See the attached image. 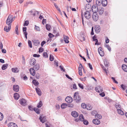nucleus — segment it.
Here are the masks:
<instances>
[{"label": "nucleus", "instance_id": "1", "mask_svg": "<svg viewBox=\"0 0 127 127\" xmlns=\"http://www.w3.org/2000/svg\"><path fill=\"white\" fill-rule=\"evenodd\" d=\"M13 15H9L6 21V24L8 27L5 26L4 28V31L6 32H9L11 29V26L12 22L13 21Z\"/></svg>", "mask_w": 127, "mask_h": 127}, {"label": "nucleus", "instance_id": "2", "mask_svg": "<svg viewBox=\"0 0 127 127\" xmlns=\"http://www.w3.org/2000/svg\"><path fill=\"white\" fill-rule=\"evenodd\" d=\"M73 98L77 103H78L80 101L81 98L78 93L75 92L74 93Z\"/></svg>", "mask_w": 127, "mask_h": 127}, {"label": "nucleus", "instance_id": "3", "mask_svg": "<svg viewBox=\"0 0 127 127\" xmlns=\"http://www.w3.org/2000/svg\"><path fill=\"white\" fill-rule=\"evenodd\" d=\"M90 11L86 10L84 13V16L85 18L88 19H89L91 17V15L90 13L91 10H90Z\"/></svg>", "mask_w": 127, "mask_h": 127}, {"label": "nucleus", "instance_id": "4", "mask_svg": "<svg viewBox=\"0 0 127 127\" xmlns=\"http://www.w3.org/2000/svg\"><path fill=\"white\" fill-rule=\"evenodd\" d=\"M20 102L22 105L24 106H25L27 104L26 100L23 98L20 100Z\"/></svg>", "mask_w": 127, "mask_h": 127}, {"label": "nucleus", "instance_id": "5", "mask_svg": "<svg viewBox=\"0 0 127 127\" xmlns=\"http://www.w3.org/2000/svg\"><path fill=\"white\" fill-rule=\"evenodd\" d=\"M92 10L94 13H96L98 11V8L96 5H94L92 7Z\"/></svg>", "mask_w": 127, "mask_h": 127}, {"label": "nucleus", "instance_id": "6", "mask_svg": "<svg viewBox=\"0 0 127 127\" xmlns=\"http://www.w3.org/2000/svg\"><path fill=\"white\" fill-rule=\"evenodd\" d=\"M93 20L95 21H97L98 19V14L96 13H93L92 16Z\"/></svg>", "mask_w": 127, "mask_h": 127}, {"label": "nucleus", "instance_id": "7", "mask_svg": "<svg viewBox=\"0 0 127 127\" xmlns=\"http://www.w3.org/2000/svg\"><path fill=\"white\" fill-rule=\"evenodd\" d=\"M95 89L96 92L99 93L103 91L102 88L99 86H97L96 87H95Z\"/></svg>", "mask_w": 127, "mask_h": 127}, {"label": "nucleus", "instance_id": "8", "mask_svg": "<svg viewBox=\"0 0 127 127\" xmlns=\"http://www.w3.org/2000/svg\"><path fill=\"white\" fill-rule=\"evenodd\" d=\"M65 100L66 102L69 103L72 102L73 100L71 96H68L66 98Z\"/></svg>", "mask_w": 127, "mask_h": 127}, {"label": "nucleus", "instance_id": "9", "mask_svg": "<svg viewBox=\"0 0 127 127\" xmlns=\"http://www.w3.org/2000/svg\"><path fill=\"white\" fill-rule=\"evenodd\" d=\"M98 52L100 55L101 56H103L104 55V53L102 50L101 47H99L98 49Z\"/></svg>", "mask_w": 127, "mask_h": 127}, {"label": "nucleus", "instance_id": "10", "mask_svg": "<svg viewBox=\"0 0 127 127\" xmlns=\"http://www.w3.org/2000/svg\"><path fill=\"white\" fill-rule=\"evenodd\" d=\"M95 29V32L96 33H98L100 31V27L99 25L96 26Z\"/></svg>", "mask_w": 127, "mask_h": 127}, {"label": "nucleus", "instance_id": "11", "mask_svg": "<svg viewBox=\"0 0 127 127\" xmlns=\"http://www.w3.org/2000/svg\"><path fill=\"white\" fill-rule=\"evenodd\" d=\"M13 90L17 92L19 91V87L17 85H15L13 86Z\"/></svg>", "mask_w": 127, "mask_h": 127}, {"label": "nucleus", "instance_id": "12", "mask_svg": "<svg viewBox=\"0 0 127 127\" xmlns=\"http://www.w3.org/2000/svg\"><path fill=\"white\" fill-rule=\"evenodd\" d=\"M71 114L72 116L75 118L77 117L78 116V113L75 111H72Z\"/></svg>", "mask_w": 127, "mask_h": 127}, {"label": "nucleus", "instance_id": "13", "mask_svg": "<svg viewBox=\"0 0 127 127\" xmlns=\"http://www.w3.org/2000/svg\"><path fill=\"white\" fill-rule=\"evenodd\" d=\"M39 119L40 120V122L43 123L45 122L46 120L45 117L40 116L39 118Z\"/></svg>", "mask_w": 127, "mask_h": 127}, {"label": "nucleus", "instance_id": "14", "mask_svg": "<svg viewBox=\"0 0 127 127\" xmlns=\"http://www.w3.org/2000/svg\"><path fill=\"white\" fill-rule=\"evenodd\" d=\"M63 38L64 40L65 43H68L69 42V41L68 40L69 38L67 36L64 35Z\"/></svg>", "mask_w": 127, "mask_h": 127}, {"label": "nucleus", "instance_id": "15", "mask_svg": "<svg viewBox=\"0 0 127 127\" xmlns=\"http://www.w3.org/2000/svg\"><path fill=\"white\" fill-rule=\"evenodd\" d=\"M93 122L94 124L97 125H98L100 123V120L97 119H93Z\"/></svg>", "mask_w": 127, "mask_h": 127}, {"label": "nucleus", "instance_id": "16", "mask_svg": "<svg viewBox=\"0 0 127 127\" xmlns=\"http://www.w3.org/2000/svg\"><path fill=\"white\" fill-rule=\"evenodd\" d=\"M36 63V60L34 58H32L30 62V64L32 65H33Z\"/></svg>", "mask_w": 127, "mask_h": 127}, {"label": "nucleus", "instance_id": "17", "mask_svg": "<svg viewBox=\"0 0 127 127\" xmlns=\"http://www.w3.org/2000/svg\"><path fill=\"white\" fill-rule=\"evenodd\" d=\"M35 89L37 94L39 96H41V92L40 89L38 87H37L35 88Z\"/></svg>", "mask_w": 127, "mask_h": 127}, {"label": "nucleus", "instance_id": "18", "mask_svg": "<svg viewBox=\"0 0 127 127\" xmlns=\"http://www.w3.org/2000/svg\"><path fill=\"white\" fill-rule=\"evenodd\" d=\"M8 127H17V125L13 123H10L8 124Z\"/></svg>", "mask_w": 127, "mask_h": 127}, {"label": "nucleus", "instance_id": "19", "mask_svg": "<svg viewBox=\"0 0 127 127\" xmlns=\"http://www.w3.org/2000/svg\"><path fill=\"white\" fill-rule=\"evenodd\" d=\"M20 97L19 95L17 93H15L14 95V98L17 100L19 99Z\"/></svg>", "mask_w": 127, "mask_h": 127}, {"label": "nucleus", "instance_id": "20", "mask_svg": "<svg viewBox=\"0 0 127 127\" xmlns=\"http://www.w3.org/2000/svg\"><path fill=\"white\" fill-rule=\"evenodd\" d=\"M33 42L34 43V45L35 46H37L39 45L40 42L38 40H34L33 41Z\"/></svg>", "mask_w": 127, "mask_h": 127}, {"label": "nucleus", "instance_id": "21", "mask_svg": "<svg viewBox=\"0 0 127 127\" xmlns=\"http://www.w3.org/2000/svg\"><path fill=\"white\" fill-rule=\"evenodd\" d=\"M122 68L125 72H127V66L125 64H123L122 65Z\"/></svg>", "mask_w": 127, "mask_h": 127}, {"label": "nucleus", "instance_id": "22", "mask_svg": "<svg viewBox=\"0 0 127 127\" xmlns=\"http://www.w3.org/2000/svg\"><path fill=\"white\" fill-rule=\"evenodd\" d=\"M30 71L31 74L33 76L35 74V70L32 68H31L30 69Z\"/></svg>", "mask_w": 127, "mask_h": 127}, {"label": "nucleus", "instance_id": "23", "mask_svg": "<svg viewBox=\"0 0 127 127\" xmlns=\"http://www.w3.org/2000/svg\"><path fill=\"white\" fill-rule=\"evenodd\" d=\"M117 110L118 114L120 115H123L124 114V112L121 109H118Z\"/></svg>", "mask_w": 127, "mask_h": 127}, {"label": "nucleus", "instance_id": "24", "mask_svg": "<svg viewBox=\"0 0 127 127\" xmlns=\"http://www.w3.org/2000/svg\"><path fill=\"white\" fill-rule=\"evenodd\" d=\"M115 106L117 110L121 109L122 108L121 106L118 103H116L115 105Z\"/></svg>", "mask_w": 127, "mask_h": 127}, {"label": "nucleus", "instance_id": "25", "mask_svg": "<svg viewBox=\"0 0 127 127\" xmlns=\"http://www.w3.org/2000/svg\"><path fill=\"white\" fill-rule=\"evenodd\" d=\"M103 6H105L107 4V0H102L101 2Z\"/></svg>", "mask_w": 127, "mask_h": 127}, {"label": "nucleus", "instance_id": "26", "mask_svg": "<svg viewBox=\"0 0 127 127\" xmlns=\"http://www.w3.org/2000/svg\"><path fill=\"white\" fill-rule=\"evenodd\" d=\"M32 83L36 86H37L39 84V83L38 81L35 79H34L33 80Z\"/></svg>", "mask_w": 127, "mask_h": 127}, {"label": "nucleus", "instance_id": "27", "mask_svg": "<svg viewBox=\"0 0 127 127\" xmlns=\"http://www.w3.org/2000/svg\"><path fill=\"white\" fill-rule=\"evenodd\" d=\"M39 65L38 64H36L34 66L33 68L35 70H37L39 69Z\"/></svg>", "mask_w": 127, "mask_h": 127}, {"label": "nucleus", "instance_id": "28", "mask_svg": "<svg viewBox=\"0 0 127 127\" xmlns=\"http://www.w3.org/2000/svg\"><path fill=\"white\" fill-rule=\"evenodd\" d=\"M8 65L7 64H4L2 66L1 68L2 70H4L6 69Z\"/></svg>", "mask_w": 127, "mask_h": 127}, {"label": "nucleus", "instance_id": "29", "mask_svg": "<svg viewBox=\"0 0 127 127\" xmlns=\"http://www.w3.org/2000/svg\"><path fill=\"white\" fill-rule=\"evenodd\" d=\"M12 71L14 73H17L19 71V70H18V69L17 68H12L11 69Z\"/></svg>", "mask_w": 127, "mask_h": 127}, {"label": "nucleus", "instance_id": "30", "mask_svg": "<svg viewBox=\"0 0 127 127\" xmlns=\"http://www.w3.org/2000/svg\"><path fill=\"white\" fill-rule=\"evenodd\" d=\"M95 118L98 119H99L102 118V116L100 114H97L95 116Z\"/></svg>", "mask_w": 127, "mask_h": 127}, {"label": "nucleus", "instance_id": "31", "mask_svg": "<svg viewBox=\"0 0 127 127\" xmlns=\"http://www.w3.org/2000/svg\"><path fill=\"white\" fill-rule=\"evenodd\" d=\"M79 120L81 121H83L84 120V118L82 114H81L80 115L79 117Z\"/></svg>", "mask_w": 127, "mask_h": 127}, {"label": "nucleus", "instance_id": "32", "mask_svg": "<svg viewBox=\"0 0 127 127\" xmlns=\"http://www.w3.org/2000/svg\"><path fill=\"white\" fill-rule=\"evenodd\" d=\"M34 110L37 114H39L40 113V110L38 108H35Z\"/></svg>", "mask_w": 127, "mask_h": 127}, {"label": "nucleus", "instance_id": "33", "mask_svg": "<svg viewBox=\"0 0 127 127\" xmlns=\"http://www.w3.org/2000/svg\"><path fill=\"white\" fill-rule=\"evenodd\" d=\"M67 106V104L65 103H63L61 105V107L62 109L65 108Z\"/></svg>", "mask_w": 127, "mask_h": 127}, {"label": "nucleus", "instance_id": "34", "mask_svg": "<svg viewBox=\"0 0 127 127\" xmlns=\"http://www.w3.org/2000/svg\"><path fill=\"white\" fill-rule=\"evenodd\" d=\"M90 5L89 3L86 4L85 7V8L86 10L89 9H90Z\"/></svg>", "mask_w": 127, "mask_h": 127}, {"label": "nucleus", "instance_id": "35", "mask_svg": "<svg viewBox=\"0 0 127 127\" xmlns=\"http://www.w3.org/2000/svg\"><path fill=\"white\" fill-rule=\"evenodd\" d=\"M93 40L94 41H95V45H98L99 44H97V43L98 42V41L97 39L95 38V36H94L93 37Z\"/></svg>", "mask_w": 127, "mask_h": 127}, {"label": "nucleus", "instance_id": "36", "mask_svg": "<svg viewBox=\"0 0 127 127\" xmlns=\"http://www.w3.org/2000/svg\"><path fill=\"white\" fill-rule=\"evenodd\" d=\"M42 105V103L41 101H39V103L37 105V107L38 108L41 107Z\"/></svg>", "mask_w": 127, "mask_h": 127}, {"label": "nucleus", "instance_id": "37", "mask_svg": "<svg viewBox=\"0 0 127 127\" xmlns=\"http://www.w3.org/2000/svg\"><path fill=\"white\" fill-rule=\"evenodd\" d=\"M98 12L100 15H101L103 12V9H99L98 10Z\"/></svg>", "mask_w": 127, "mask_h": 127}, {"label": "nucleus", "instance_id": "38", "mask_svg": "<svg viewBox=\"0 0 127 127\" xmlns=\"http://www.w3.org/2000/svg\"><path fill=\"white\" fill-rule=\"evenodd\" d=\"M102 1L101 0H96V4L98 5H100L101 4Z\"/></svg>", "mask_w": 127, "mask_h": 127}, {"label": "nucleus", "instance_id": "39", "mask_svg": "<svg viewBox=\"0 0 127 127\" xmlns=\"http://www.w3.org/2000/svg\"><path fill=\"white\" fill-rule=\"evenodd\" d=\"M46 27L47 30L49 31H50V28L51 27L50 25L48 24H46Z\"/></svg>", "mask_w": 127, "mask_h": 127}, {"label": "nucleus", "instance_id": "40", "mask_svg": "<svg viewBox=\"0 0 127 127\" xmlns=\"http://www.w3.org/2000/svg\"><path fill=\"white\" fill-rule=\"evenodd\" d=\"M92 108V106L90 105H87L86 108L88 110H91Z\"/></svg>", "mask_w": 127, "mask_h": 127}, {"label": "nucleus", "instance_id": "41", "mask_svg": "<svg viewBox=\"0 0 127 127\" xmlns=\"http://www.w3.org/2000/svg\"><path fill=\"white\" fill-rule=\"evenodd\" d=\"M87 105L85 103H82L81 104V106L83 108H86Z\"/></svg>", "mask_w": 127, "mask_h": 127}, {"label": "nucleus", "instance_id": "42", "mask_svg": "<svg viewBox=\"0 0 127 127\" xmlns=\"http://www.w3.org/2000/svg\"><path fill=\"white\" fill-rule=\"evenodd\" d=\"M49 59L51 61H53L54 59V58L53 56L52 55H50V56Z\"/></svg>", "mask_w": 127, "mask_h": 127}, {"label": "nucleus", "instance_id": "43", "mask_svg": "<svg viewBox=\"0 0 127 127\" xmlns=\"http://www.w3.org/2000/svg\"><path fill=\"white\" fill-rule=\"evenodd\" d=\"M28 44L29 46L31 48L32 47V43L31 41L30 40H29L28 41Z\"/></svg>", "mask_w": 127, "mask_h": 127}, {"label": "nucleus", "instance_id": "44", "mask_svg": "<svg viewBox=\"0 0 127 127\" xmlns=\"http://www.w3.org/2000/svg\"><path fill=\"white\" fill-rule=\"evenodd\" d=\"M105 47H106V48H107L109 50V51H111V48L109 45H106L105 46Z\"/></svg>", "mask_w": 127, "mask_h": 127}, {"label": "nucleus", "instance_id": "45", "mask_svg": "<svg viewBox=\"0 0 127 127\" xmlns=\"http://www.w3.org/2000/svg\"><path fill=\"white\" fill-rule=\"evenodd\" d=\"M92 114L93 115H95V116L97 114L95 110L93 111L92 112Z\"/></svg>", "mask_w": 127, "mask_h": 127}, {"label": "nucleus", "instance_id": "46", "mask_svg": "<svg viewBox=\"0 0 127 127\" xmlns=\"http://www.w3.org/2000/svg\"><path fill=\"white\" fill-rule=\"evenodd\" d=\"M34 29L38 31H40V29L36 25H35Z\"/></svg>", "mask_w": 127, "mask_h": 127}, {"label": "nucleus", "instance_id": "47", "mask_svg": "<svg viewBox=\"0 0 127 127\" xmlns=\"http://www.w3.org/2000/svg\"><path fill=\"white\" fill-rule=\"evenodd\" d=\"M3 118V116L2 114L0 112V121L2 120Z\"/></svg>", "mask_w": 127, "mask_h": 127}, {"label": "nucleus", "instance_id": "48", "mask_svg": "<svg viewBox=\"0 0 127 127\" xmlns=\"http://www.w3.org/2000/svg\"><path fill=\"white\" fill-rule=\"evenodd\" d=\"M22 63L23 64H25V58L23 56H22Z\"/></svg>", "mask_w": 127, "mask_h": 127}, {"label": "nucleus", "instance_id": "49", "mask_svg": "<svg viewBox=\"0 0 127 127\" xmlns=\"http://www.w3.org/2000/svg\"><path fill=\"white\" fill-rule=\"evenodd\" d=\"M48 36L50 38H52L54 36V35L50 33H49Z\"/></svg>", "mask_w": 127, "mask_h": 127}, {"label": "nucleus", "instance_id": "50", "mask_svg": "<svg viewBox=\"0 0 127 127\" xmlns=\"http://www.w3.org/2000/svg\"><path fill=\"white\" fill-rule=\"evenodd\" d=\"M83 121V123L85 125H87L89 123L87 121L84 120Z\"/></svg>", "mask_w": 127, "mask_h": 127}, {"label": "nucleus", "instance_id": "51", "mask_svg": "<svg viewBox=\"0 0 127 127\" xmlns=\"http://www.w3.org/2000/svg\"><path fill=\"white\" fill-rule=\"evenodd\" d=\"M104 63L105 66L106 67H108V63L107 62V61L105 60L104 61Z\"/></svg>", "mask_w": 127, "mask_h": 127}, {"label": "nucleus", "instance_id": "52", "mask_svg": "<svg viewBox=\"0 0 127 127\" xmlns=\"http://www.w3.org/2000/svg\"><path fill=\"white\" fill-rule=\"evenodd\" d=\"M43 56L45 57V58H47L48 57V55L47 53L46 52H44L43 53Z\"/></svg>", "mask_w": 127, "mask_h": 127}, {"label": "nucleus", "instance_id": "53", "mask_svg": "<svg viewBox=\"0 0 127 127\" xmlns=\"http://www.w3.org/2000/svg\"><path fill=\"white\" fill-rule=\"evenodd\" d=\"M29 24V22L28 21H25L24 23V25L25 26H27Z\"/></svg>", "mask_w": 127, "mask_h": 127}, {"label": "nucleus", "instance_id": "54", "mask_svg": "<svg viewBox=\"0 0 127 127\" xmlns=\"http://www.w3.org/2000/svg\"><path fill=\"white\" fill-rule=\"evenodd\" d=\"M78 85L82 89H84L83 86L82 84L80 83H79L78 84Z\"/></svg>", "mask_w": 127, "mask_h": 127}, {"label": "nucleus", "instance_id": "55", "mask_svg": "<svg viewBox=\"0 0 127 127\" xmlns=\"http://www.w3.org/2000/svg\"><path fill=\"white\" fill-rule=\"evenodd\" d=\"M60 67L61 71H62L64 72H65V69H64L63 66H62L60 65Z\"/></svg>", "mask_w": 127, "mask_h": 127}, {"label": "nucleus", "instance_id": "56", "mask_svg": "<svg viewBox=\"0 0 127 127\" xmlns=\"http://www.w3.org/2000/svg\"><path fill=\"white\" fill-rule=\"evenodd\" d=\"M111 79L113 80V82L115 83H116V84H118V82L116 81L115 80V78L114 77H111Z\"/></svg>", "mask_w": 127, "mask_h": 127}, {"label": "nucleus", "instance_id": "57", "mask_svg": "<svg viewBox=\"0 0 127 127\" xmlns=\"http://www.w3.org/2000/svg\"><path fill=\"white\" fill-rule=\"evenodd\" d=\"M40 56V55L39 54H35L33 55V56L34 57H39Z\"/></svg>", "mask_w": 127, "mask_h": 127}, {"label": "nucleus", "instance_id": "58", "mask_svg": "<svg viewBox=\"0 0 127 127\" xmlns=\"http://www.w3.org/2000/svg\"><path fill=\"white\" fill-rule=\"evenodd\" d=\"M43 51V49L42 48H40L39 49V52H42Z\"/></svg>", "mask_w": 127, "mask_h": 127}, {"label": "nucleus", "instance_id": "59", "mask_svg": "<svg viewBox=\"0 0 127 127\" xmlns=\"http://www.w3.org/2000/svg\"><path fill=\"white\" fill-rule=\"evenodd\" d=\"M121 87L123 90H125L126 89V86L123 84L121 85Z\"/></svg>", "mask_w": 127, "mask_h": 127}, {"label": "nucleus", "instance_id": "60", "mask_svg": "<svg viewBox=\"0 0 127 127\" xmlns=\"http://www.w3.org/2000/svg\"><path fill=\"white\" fill-rule=\"evenodd\" d=\"M28 108L30 110L32 111L34 110V109L31 106H29Z\"/></svg>", "mask_w": 127, "mask_h": 127}, {"label": "nucleus", "instance_id": "61", "mask_svg": "<svg viewBox=\"0 0 127 127\" xmlns=\"http://www.w3.org/2000/svg\"><path fill=\"white\" fill-rule=\"evenodd\" d=\"M27 28L26 27H23V33L24 32H26Z\"/></svg>", "mask_w": 127, "mask_h": 127}, {"label": "nucleus", "instance_id": "62", "mask_svg": "<svg viewBox=\"0 0 127 127\" xmlns=\"http://www.w3.org/2000/svg\"><path fill=\"white\" fill-rule=\"evenodd\" d=\"M36 77L37 79H39L40 76V74L38 73L36 74Z\"/></svg>", "mask_w": 127, "mask_h": 127}, {"label": "nucleus", "instance_id": "63", "mask_svg": "<svg viewBox=\"0 0 127 127\" xmlns=\"http://www.w3.org/2000/svg\"><path fill=\"white\" fill-rule=\"evenodd\" d=\"M109 39L107 37L106 39L105 42L106 43H108L109 42Z\"/></svg>", "mask_w": 127, "mask_h": 127}, {"label": "nucleus", "instance_id": "64", "mask_svg": "<svg viewBox=\"0 0 127 127\" xmlns=\"http://www.w3.org/2000/svg\"><path fill=\"white\" fill-rule=\"evenodd\" d=\"M85 37H81L80 39V40L82 41H85Z\"/></svg>", "mask_w": 127, "mask_h": 127}]
</instances>
